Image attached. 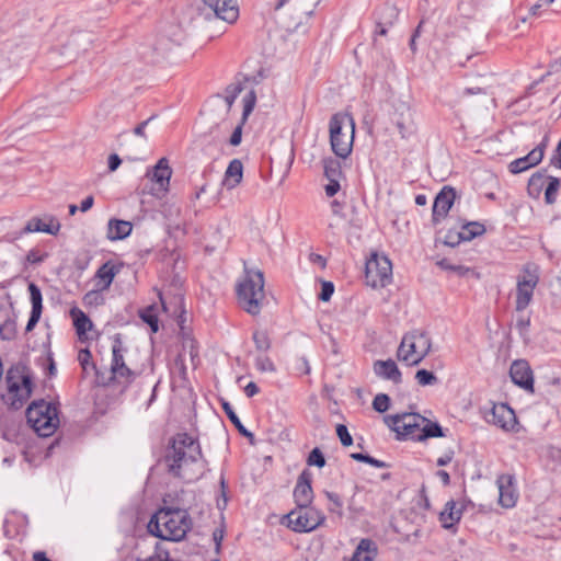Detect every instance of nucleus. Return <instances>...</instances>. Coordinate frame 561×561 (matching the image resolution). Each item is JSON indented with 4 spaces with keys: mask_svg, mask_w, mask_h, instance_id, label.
Listing matches in <instances>:
<instances>
[{
    "mask_svg": "<svg viewBox=\"0 0 561 561\" xmlns=\"http://www.w3.org/2000/svg\"><path fill=\"white\" fill-rule=\"evenodd\" d=\"M131 230V222L127 220L110 219L107 224V238L113 241L123 240L130 234Z\"/></svg>",
    "mask_w": 561,
    "mask_h": 561,
    "instance_id": "a878e982",
    "label": "nucleus"
},
{
    "mask_svg": "<svg viewBox=\"0 0 561 561\" xmlns=\"http://www.w3.org/2000/svg\"><path fill=\"white\" fill-rule=\"evenodd\" d=\"M546 170L534 173L528 181V194L533 197H538L541 193L542 186L546 181Z\"/></svg>",
    "mask_w": 561,
    "mask_h": 561,
    "instance_id": "72a5a7b5",
    "label": "nucleus"
},
{
    "mask_svg": "<svg viewBox=\"0 0 561 561\" xmlns=\"http://www.w3.org/2000/svg\"><path fill=\"white\" fill-rule=\"evenodd\" d=\"M366 284L373 288H383L392 282V264L386 255L373 254L366 262Z\"/></svg>",
    "mask_w": 561,
    "mask_h": 561,
    "instance_id": "0eeeda50",
    "label": "nucleus"
},
{
    "mask_svg": "<svg viewBox=\"0 0 561 561\" xmlns=\"http://www.w3.org/2000/svg\"><path fill=\"white\" fill-rule=\"evenodd\" d=\"M26 420L34 432L42 437L53 435L59 426L57 407L43 399L33 401L28 405Z\"/></svg>",
    "mask_w": 561,
    "mask_h": 561,
    "instance_id": "39448f33",
    "label": "nucleus"
},
{
    "mask_svg": "<svg viewBox=\"0 0 561 561\" xmlns=\"http://www.w3.org/2000/svg\"><path fill=\"white\" fill-rule=\"evenodd\" d=\"M529 325H530L529 318L520 316L516 320V329L518 330V332L522 336H526Z\"/></svg>",
    "mask_w": 561,
    "mask_h": 561,
    "instance_id": "13d9d810",
    "label": "nucleus"
},
{
    "mask_svg": "<svg viewBox=\"0 0 561 561\" xmlns=\"http://www.w3.org/2000/svg\"><path fill=\"white\" fill-rule=\"evenodd\" d=\"M125 352H126V348L124 347L122 337L119 334H116L113 339V344H112L111 367H116L117 365L122 366V364L125 362V359H124Z\"/></svg>",
    "mask_w": 561,
    "mask_h": 561,
    "instance_id": "f704fd0d",
    "label": "nucleus"
},
{
    "mask_svg": "<svg viewBox=\"0 0 561 561\" xmlns=\"http://www.w3.org/2000/svg\"><path fill=\"white\" fill-rule=\"evenodd\" d=\"M424 25V20H422L419 25L416 26L412 37H411V41H410V48L412 50V53H415L416 51V38L420 36L421 34V31H422V27Z\"/></svg>",
    "mask_w": 561,
    "mask_h": 561,
    "instance_id": "0e129e2a",
    "label": "nucleus"
},
{
    "mask_svg": "<svg viewBox=\"0 0 561 561\" xmlns=\"http://www.w3.org/2000/svg\"><path fill=\"white\" fill-rule=\"evenodd\" d=\"M260 391L259 387L256 386L255 382L251 381L249 382L245 387H244V393L247 394V397L249 398H252L254 397L255 394H257Z\"/></svg>",
    "mask_w": 561,
    "mask_h": 561,
    "instance_id": "338daca9",
    "label": "nucleus"
},
{
    "mask_svg": "<svg viewBox=\"0 0 561 561\" xmlns=\"http://www.w3.org/2000/svg\"><path fill=\"white\" fill-rule=\"evenodd\" d=\"M70 316L79 336L85 334L93 325L90 318L79 308H72L70 310Z\"/></svg>",
    "mask_w": 561,
    "mask_h": 561,
    "instance_id": "c756f323",
    "label": "nucleus"
},
{
    "mask_svg": "<svg viewBox=\"0 0 561 561\" xmlns=\"http://www.w3.org/2000/svg\"><path fill=\"white\" fill-rule=\"evenodd\" d=\"M118 272L119 267L112 264L111 262H106L101 265L95 274V278L98 279V287L102 290L107 289Z\"/></svg>",
    "mask_w": 561,
    "mask_h": 561,
    "instance_id": "bb28decb",
    "label": "nucleus"
},
{
    "mask_svg": "<svg viewBox=\"0 0 561 561\" xmlns=\"http://www.w3.org/2000/svg\"><path fill=\"white\" fill-rule=\"evenodd\" d=\"M288 526L298 533L314 530L324 522V516L318 510L309 506L298 507L287 514Z\"/></svg>",
    "mask_w": 561,
    "mask_h": 561,
    "instance_id": "9d476101",
    "label": "nucleus"
},
{
    "mask_svg": "<svg viewBox=\"0 0 561 561\" xmlns=\"http://www.w3.org/2000/svg\"><path fill=\"white\" fill-rule=\"evenodd\" d=\"M375 556V543L370 539H362L353 553L352 561H373Z\"/></svg>",
    "mask_w": 561,
    "mask_h": 561,
    "instance_id": "c85d7f7f",
    "label": "nucleus"
},
{
    "mask_svg": "<svg viewBox=\"0 0 561 561\" xmlns=\"http://www.w3.org/2000/svg\"><path fill=\"white\" fill-rule=\"evenodd\" d=\"M336 435L341 440L343 446H351L353 444V437L350 434L347 427L344 424H337L336 426Z\"/></svg>",
    "mask_w": 561,
    "mask_h": 561,
    "instance_id": "5fc2aeb1",
    "label": "nucleus"
},
{
    "mask_svg": "<svg viewBox=\"0 0 561 561\" xmlns=\"http://www.w3.org/2000/svg\"><path fill=\"white\" fill-rule=\"evenodd\" d=\"M424 424L425 425H423V432H422V435H421V442L425 440L427 438L443 437L444 436L443 428H442V426L438 423L432 422V421H430L428 419L425 417Z\"/></svg>",
    "mask_w": 561,
    "mask_h": 561,
    "instance_id": "4c0bfd02",
    "label": "nucleus"
},
{
    "mask_svg": "<svg viewBox=\"0 0 561 561\" xmlns=\"http://www.w3.org/2000/svg\"><path fill=\"white\" fill-rule=\"evenodd\" d=\"M140 319L147 323L153 333L159 330V320L157 314V307L154 305L148 306L139 311Z\"/></svg>",
    "mask_w": 561,
    "mask_h": 561,
    "instance_id": "473e14b6",
    "label": "nucleus"
},
{
    "mask_svg": "<svg viewBox=\"0 0 561 561\" xmlns=\"http://www.w3.org/2000/svg\"><path fill=\"white\" fill-rule=\"evenodd\" d=\"M538 282V267L535 264H526L517 277L516 311H523L529 306Z\"/></svg>",
    "mask_w": 561,
    "mask_h": 561,
    "instance_id": "1a4fd4ad",
    "label": "nucleus"
},
{
    "mask_svg": "<svg viewBox=\"0 0 561 561\" xmlns=\"http://www.w3.org/2000/svg\"><path fill=\"white\" fill-rule=\"evenodd\" d=\"M397 16V8L391 4H386L380 10V21L378 22V25H391Z\"/></svg>",
    "mask_w": 561,
    "mask_h": 561,
    "instance_id": "c03bdc74",
    "label": "nucleus"
},
{
    "mask_svg": "<svg viewBox=\"0 0 561 561\" xmlns=\"http://www.w3.org/2000/svg\"><path fill=\"white\" fill-rule=\"evenodd\" d=\"M390 407V398L386 393L377 394L373 400V408L379 413L386 412Z\"/></svg>",
    "mask_w": 561,
    "mask_h": 561,
    "instance_id": "8fccbe9b",
    "label": "nucleus"
},
{
    "mask_svg": "<svg viewBox=\"0 0 561 561\" xmlns=\"http://www.w3.org/2000/svg\"><path fill=\"white\" fill-rule=\"evenodd\" d=\"M437 265L439 267H442L443 270L453 271L461 276L467 275L470 272L469 267L451 264L449 262V260H447V259H443V260L438 261Z\"/></svg>",
    "mask_w": 561,
    "mask_h": 561,
    "instance_id": "864d4df0",
    "label": "nucleus"
},
{
    "mask_svg": "<svg viewBox=\"0 0 561 561\" xmlns=\"http://www.w3.org/2000/svg\"><path fill=\"white\" fill-rule=\"evenodd\" d=\"M451 25V18L450 16H444L439 19V22L436 24L435 27V37L443 43H446L450 35L448 33V28Z\"/></svg>",
    "mask_w": 561,
    "mask_h": 561,
    "instance_id": "79ce46f5",
    "label": "nucleus"
},
{
    "mask_svg": "<svg viewBox=\"0 0 561 561\" xmlns=\"http://www.w3.org/2000/svg\"><path fill=\"white\" fill-rule=\"evenodd\" d=\"M510 376L515 385L534 392V375L527 360H514L510 368Z\"/></svg>",
    "mask_w": 561,
    "mask_h": 561,
    "instance_id": "2eb2a0df",
    "label": "nucleus"
},
{
    "mask_svg": "<svg viewBox=\"0 0 561 561\" xmlns=\"http://www.w3.org/2000/svg\"><path fill=\"white\" fill-rule=\"evenodd\" d=\"M41 316H42L41 311H34V310L31 311V316L28 318V321H27V324L25 328L26 332H31L36 327V324L38 323V321L41 319Z\"/></svg>",
    "mask_w": 561,
    "mask_h": 561,
    "instance_id": "680f3d73",
    "label": "nucleus"
},
{
    "mask_svg": "<svg viewBox=\"0 0 561 561\" xmlns=\"http://www.w3.org/2000/svg\"><path fill=\"white\" fill-rule=\"evenodd\" d=\"M423 425H425L424 422L415 421L411 427H408L405 431H398L396 433L398 434L399 438H410L421 442Z\"/></svg>",
    "mask_w": 561,
    "mask_h": 561,
    "instance_id": "58836bf2",
    "label": "nucleus"
},
{
    "mask_svg": "<svg viewBox=\"0 0 561 561\" xmlns=\"http://www.w3.org/2000/svg\"><path fill=\"white\" fill-rule=\"evenodd\" d=\"M8 403L14 410L22 408L32 393V379L28 375H20L10 369L5 376Z\"/></svg>",
    "mask_w": 561,
    "mask_h": 561,
    "instance_id": "6e6552de",
    "label": "nucleus"
},
{
    "mask_svg": "<svg viewBox=\"0 0 561 561\" xmlns=\"http://www.w3.org/2000/svg\"><path fill=\"white\" fill-rule=\"evenodd\" d=\"M462 240L465 241V236L461 231L460 232L448 231L447 234L445 236L444 242L447 245L455 247V245L459 244V242Z\"/></svg>",
    "mask_w": 561,
    "mask_h": 561,
    "instance_id": "6e6d98bb",
    "label": "nucleus"
},
{
    "mask_svg": "<svg viewBox=\"0 0 561 561\" xmlns=\"http://www.w3.org/2000/svg\"><path fill=\"white\" fill-rule=\"evenodd\" d=\"M243 179V164L241 160L233 159L228 164V168L226 169L224 179H222V186L227 190L231 191L236 188Z\"/></svg>",
    "mask_w": 561,
    "mask_h": 561,
    "instance_id": "b1692460",
    "label": "nucleus"
},
{
    "mask_svg": "<svg viewBox=\"0 0 561 561\" xmlns=\"http://www.w3.org/2000/svg\"><path fill=\"white\" fill-rule=\"evenodd\" d=\"M111 379L116 380L119 383H130L137 376V374L131 370L125 362L122 366L117 365L116 367H111Z\"/></svg>",
    "mask_w": 561,
    "mask_h": 561,
    "instance_id": "2f4dec72",
    "label": "nucleus"
},
{
    "mask_svg": "<svg viewBox=\"0 0 561 561\" xmlns=\"http://www.w3.org/2000/svg\"><path fill=\"white\" fill-rule=\"evenodd\" d=\"M192 527L186 510L180 507L160 508L149 520L148 531L163 540L180 541Z\"/></svg>",
    "mask_w": 561,
    "mask_h": 561,
    "instance_id": "f03ea898",
    "label": "nucleus"
},
{
    "mask_svg": "<svg viewBox=\"0 0 561 561\" xmlns=\"http://www.w3.org/2000/svg\"><path fill=\"white\" fill-rule=\"evenodd\" d=\"M373 370L377 377L385 380H390L394 385H399L402 381V374L398 368L396 362L392 359L375 360L373 365Z\"/></svg>",
    "mask_w": 561,
    "mask_h": 561,
    "instance_id": "6ab92c4d",
    "label": "nucleus"
},
{
    "mask_svg": "<svg viewBox=\"0 0 561 561\" xmlns=\"http://www.w3.org/2000/svg\"><path fill=\"white\" fill-rule=\"evenodd\" d=\"M546 180H548V185L545 191V201L547 204L551 205L557 199L560 188V180L554 176H546Z\"/></svg>",
    "mask_w": 561,
    "mask_h": 561,
    "instance_id": "ea45409f",
    "label": "nucleus"
},
{
    "mask_svg": "<svg viewBox=\"0 0 561 561\" xmlns=\"http://www.w3.org/2000/svg\"><path fill=\"white\" fill-rule=\"evenodd\" d=\"M240 306L252 316L261 312L264 295V276L260 270L244 267V277L237 286Z\"/></svg>",
    "mask_w": 561,
    "mask_h": 561,
    "instance_id": "7ed1b4c3",
    "label": "nucleus"
},
{
    "mask_svg": "<svg viewBox=\"0 0 561 561\" xmlns=\"http://www.w3.org/2000/svg\"><path fill=\"white\" fill-rule=\"evenodd\" d=\"M121 163H122V160H121V158L116 153L110 154V157H108V170L111 172L117 170L118 167L121 165Z\"/></svg>",
    "mask_w": 561,
    "mask_h": 561,
    "instance_id": "69168bd1",
    "label": "nucleus"
},
{
    "mask_svg": "<svg viewBox=\"0 0 561 561\" xmlns=\"http://www.w3.org/2000/svg\"><path fill=\"white\" fill-rule=\"evenodd\" d=\"M222 409L227 415V417L230 420V422L234 425V427L238 430V432L250 439V443L253 444L254 435L248 431L242 422L240 421L239 416L234 412L233 408L228 402H222Z\"/></svg>",
    "mask_w": 561,
    "mask_h": 561,
    "instance_id": "7c9ffc66",
    "label": "nucleus"
},
{
    "mask_svg": "<svg viewBox=\"0 0 561 561\" xmlns=\"http://www.w3.org/2000/svg\"><path fill=\"white\" fill-rule=\"evenodd\" d=\"M355 122L351 114L336 113L330 119V144L332 151L342 159L347 158L353 148Z\"/></svg>",
    "mask_w": 561,
    "mask_h": 561,
    "instance_id": "20e7f679",
    "label": "nucleus"
},
{
    "mask_svg": "<svg viewBox=\"0 0 561 561\" xmlns=\"http://www.w3.org/2000/svg\"><path fill=\"white\" fill-rule=\"evenodd\" d=\"M0 333L4 339H11L14 334V322L5 321L2 325H0Z\"/></svg>",
    "mask_w": 561,
    "mask_h": 561,
    "instance_id": "bf43d9fd",
    "label": "nucleus"
},
{
    "mask_svg": "<svg viewBox=\"0 0 561 561\" xmlns=\"http://www.w3.org/2000/svg\"><path fill=\"white\" fill-rule=\"evenodd\" d=\"M202 458V450L196 439L186 433H179L172 438L171 446L164 457L169 473L188 481L195 479L186 470Z\"/></svg>",
    "mask_w": 561,
    "mask_h": 561,
    "instance_id": "f257e3e1",
    "label": "nucleus"
},
{
    "mask_svg": "<svg viewBox=\"0 0 561 561\" xmlns=\"http://www.w3.org/2000/svg\"><path fill=\"white\" fill-rule=\"evenodd\" d=\"M415 421L425 422V417L419 413H402L386 415L383 417L385 424L394 432L405 431L408 427H411Z\"/></svg>",
    "mask_w": 561,
    "mask_h": 561,
    "instance_id": "412c9836",
    "label": "nucleus"
},
{
    "mask_svg": "<svg viewBox=\"0 0 561 561\" xmlns=\"http://www.w3.org/2000/svg\"><path fill=\"white\" fill-rule=\"evenodd\" d=\"M47 219L48 221L46 222L44 219H41L38 217L31 218L25 225V227L22 229L20 234L31 232H46L54 236L57 234L60 230L59 221L53 217H48Z\"/></svg>",
    "mask_w": 561,
    "mask_h": 561,
    "instance_id": "4be33fe9",
    "label": "nucleus"
},
{
    "mask_svg": "<svg viewBox=\"0 0 561 561\" xmlns=\"http://www.w3.org/2000/svg\"><path fill=\"white\" fill-rule=\"evenodd\" d=\"M256 103V94L253 90H251L244 98H243V113L240 124L237 125V127L233 129L232 135L230 136L229 142L231 146H238L241 142L242 138V126L248 119L249 115L252 113L254 106Z\"/></svg>",
    "mask_w": 561,
    "mask_h": 561,
    "instance_id": "aec40b11",
    "label": "nucleus"
},
{
    "mask_svg": "<svg viewBox=\"0 0 561 561\" xmlns=\"http://www.w3.org/2000/svg\"><path fill=\"white\" fill-rule=\"evenodd\" d=\"M202 14L206 19L216 18L227 23H233L239 15V9L234 0H203Z\"/></svg>",
    "mask_w": 561,
    "mask_h": 561,
    "instance_id": "9b49d317",
    "label": "nucleus"
},
{
    "mask_svg": "<svg viewBox=\"0 0 561 561\" xmlns=\"http://www.w3.org/2000/svg\"><path fill=\"white\" fill-rule=\"evenodd\" d=\"M340 191V179H331L325 185V193L329 197L334 196Z\"/></svg>",
    "mask_w": 561,
    "mask_h": 561,
    "instance_id": "052dcab7",
    "label": "nucleus"
},
{
    "mask_svg": "<svg viewBox=\"0 0 561 561\" xmlns=\"http://www.w3.org/2000/svg\"><path fill=\"white\" fill-rule=\"evenodd\" d=\"M255 348L260 353H265L271 348L272 342L268 333L264 330H255L252 334Z\"/></svg>",
    "mask_w": 561,
    "mask_h": 561,
    "instance_id": "e433bc0d",
    "label": "nucleus"
},
{
    "mask_svg": "<svg viewBox=\"0 0 561 561\" xmlns=\"http://www.w3.org/2000/svg\"><path fill=\"white\" fill-rule=\"evenodd\" d=\"M465 241H470L476 237L482 236L485 232V228L478 221H471L462 226Z\"/></svg>",
    "mask_w": 561,
    "mask_h": 561,
    "instance_id": "a19ab883",
    "label": "nucleus"
},
{
    "mask_svg": "<svg viewBox=\"0 0 561 561\" xmlns=\"http://www.w3.org/2000/svg\"><path fill=\"white\" fill-rule=\"evenodd\" d=\"M351 457L356 460V461H359V462H365V463H368L373 467H376V468H386L388 467V465L381 460H378L367 454H362V453H353L351 454Z\"/></svg>",
    "mask_w": 561,
    "mask_h": 561,
    "instance_id": "49530a36",
    "label": "nucleus"
},
{
    "mask_svg": "<svg viewBox=\"0 0 561 561\" xmlns=\"http://www.w3.org/2000/svg\"><path fill=\"white\" fill-rule=\"evenodd\" d=\"M431 346L432 342L426 332L413 330L403 335L397 357L409 366H415L428 355Z\"/></svg>",
    "mask_w": 561,
    "mask_h": 561,
    "instance_id": "423d86ee",
    "label": "nucleus"
},
{
    "mask_svg": "<svg viewBox=\"0 0 561 561\" xmlns=\"http://www.w3.org/2000/svg\"><path fill=\"white\" fill-rule=\"evenodd\" d=\"M307 463L309 466H316L318 468H323L325 466V458L322 451L316 447L313 448L307 459Z\"/></svg>",
    "mask_w": 561,
    "mask_h": 561,
    "instance_id": "3c124183",
    "label": "nucleus"
},
{
    "mask_svg": "<svg viewBox=\"0 0 561 561\" xmlns=\"http://www.w3.org/2000/svg\"><path fill=\"white\" fill-rule=\"evenodd\" d=\"M312 473L305 469L298 477L294 489V499L298 507H306L312 503L313 491L311 486Z\"/></svg>",
    "mask_w": 561,
    "mask_h": 561,
    "instance_id": "dca6fc26",
    "label": "nucleus"
},
{
    "mask_svg": "<svg viewBox=\"0 0 561 561\" xmlns=\"http://www.w3.org/2000/svg\"><path fill=\"white\" fill-rule=\"evenodd\" d=\"M255 367L257 370L262 373H273L275 371V365L272 359L267 355H259L255 358Z\"/></svg>",
    "mask_w": 561,
    "mask_h": 561,
    "instance_id": "09e8293b",
    "label": "nucleus"
},
{
    "mask_svg": "<svg viewBox=\"0 0 561 561\" xmlns=\"http://www.w3.org/2000/svg\"><path fill=\"white\" fill-rule=\"evenodd\" d=\"M415 379L420 386H431L437 382V377L434 375V373L426 369L417 370L415 374Z\"/></svg>",
    "mask_w": 561,
    "mask_h": 561,
    "instance_id": "de8ad7c7",
    "label": "nucleus"
},
{
    "mask_svg": "<svg viewBox=\"0 0 561 561\" xmlns=\"http://www.w3.org/2000/svg\"><path fill=\"white\" fill-rule=\"evenodd\" d=\"M324 175L328 180L341 179L342 167L341 162L334 158H327L323 160Z\"/></svg>",
    "mask_w": 561,
    "mask_h": 561,
    "instance_id": "c9c22d12",
    "label": "nucleus"
},
{
    "mask_svg": "<svg viewBox=\"0 0 561 561\" xmlns=\"http://www.w3.org/2000/svg\"><path fill=\"white\" fill-rule=\"evenodd\" d=\"M391 121L399 130L401 138L407 139L416 131V125L413 118V111L410 105L400 102L394 107Z\"/></svg>",
    "mask_w": 561,
    "mask_h": 561,
    "instance_id": "ddd939ff",
    "label": "nucleus"
},
{
    "mask_svg": "<svg viewBox=\"0 0 561 561\" xmlns=\"http://www.w3.org/2000/svg\"><path fill=\"white\" fill-rule=\"evenodd\" d=\"M171 174L172 170L169 167L168 160L161 158L147 175L150 176L151 181L157 183L161 190L165 191L169 186Z\"/></svg>",
    "mask_w": 561,
    "mask_h": 561,
    "instance_id": "393cba45",
    "label": "nucleus"
},
{
    "mask_svg": "<svg viewBox=\"0 0 561 561\" xmlns=\"http://www.w3.org/2000/svg\"><path fill=\"white\" fill-rule=\"evenodd\" d=\"M172 48V45L169 41H161L158 46L154 47V50L158 55L164 57L168 51H170Z\"/></svg>",
    "mask_w": 561,
    "mask_h": 561,
    "instance_id": "e2e57ef3",
    "label": "nucleus"
},
{
    "mask_svg": "<svg viewBox=\"0 0 561 561\" xmlns=\"http://www.w3.org/2000/svg\"><path fill=\"white\" fill-rule=\"evenodd\" d=\"M514 477L511 474H501L496 479L499 488V503L506 508L516 504L517 493L513 486Z\"/></svg>",
    "mask_w": 561,
    "mask_h": 561,
    "instance_id": "a211bd4d",
    "label": "nucleus"
},
{
    "mask_svg": "<svg viewBox=\"0 0 561 561\" xmlns=\"http://www.w3.org/2000/svg\"><path fill=\"white\" fill-rule=\"evenodd\" d=\"M548 142L549 136L545 135L542 140L526 156L513 160L508 164V171L513 174H518L524 171H527L530 168L538 165L545 157V151L548 146Z\"/></svg>",
    "mask_w": 561,
    "mask_h": 561,
    "instance_id": "f8f14e48",
    "label": "nucleus"
},
{
    "mask_svg": "<svg viewBox=\"0 0 561 561\" xmlns=\"http://www.w3.org/2000/svg\"><path fill=\"white\" fill-rule=\"evenodd\" d=\"M48 256L49 254L47 252H41L38 249H32L27 252L25 261L31 265H36L43 263Z\"/></svg>",
    "mask_w": 561,
    "mask_h": 561,
    "instance_id": "603ef678",
    "label": "nucleus"
},
{
    "mask_svg": "<svg viewBox=\"0 0 561 561\" xmlns=\"http://www.w3.org/2000/svg\"><path fill=\"white\" fill-rule=\"evenodd\" d=\"M92 355L91 352L88 348L80 350L78 353V360L82 367V370L84 373H88L89 368L95 370V374L98 375L96 366L94 363L91 362Z\"/></svg>",
    "mask_w": 561,
    "mask_h": 561,
    "instance_id": "a18cd8bd",
    "label": "nucleus"
},
{
    "mask_svg": "<svg viewBox=\"0 0 561 561\" xmlns=\"http://www.w3.org/2000/svg\"><path fill=\"white\" fill-rule=\"evenodd\" d=\"M334 293V286L331 282H323L319 299L329 301Z\"/></svg>",
    "mask_w": 561,
    "mask_h": 561,
    "instance_id": "4d7b16f0",
    "label": "nucleus"
},
{
    "mask_svg": "<svg viewBox=\"0 0 561 561\" xmlns=\"http://www.w3.org/2000/svg\"><path fill=\"white\" fill-rule=\"evenodd\" d=\"M461 514V510L456 508V503L448 501L439 516L443 527L446 529L454 527V525L460 520Z\"/></svg>",
    "mask_w": 561,
    "mask_h": 561,
    "instance_id": "cd10ccee",
    "label": "nucleus"
},
{
    "mask_svg": "<svg viewBox=\"0 0 561 561\" xmlns=\"http://www.w3.org/2000/svg\"><path fill=\"white\" fill-rule=\"evenodd\" d=\"M30 299L32 304V310L34 311H43V296L39 287L34 284H28Z\"/></svg>",
    "mask_w": 561,
    "mask_h": 561,
    "instance_id": "37998d69",
    "label": "nucleus"
},
{
    "mask_svg": "<svg viewBox=\"0 0 561 561\" xmlns=\"http://www.w3.org/2000/svg\"><path fill=\"white\" fill-rule=\"evenodd\" d=\"M453 456H454L453 450L446 453L444 456H442L437 459V466L438 467L447 466L451 461Z\"/></svg>",
    "mask_w": 561,
    "mask_h": 561,
    "instance_id": "774afa93",
    "label": "nucleus"
},
{
    "mask_svg": "<svg viewBox=\"0 0 561 561\" xmlns=\"http://www.w3.org/2000/svg\"><path fill=\"white\" fill-rule=\"evenodd\" d=\"M456 198V191L450 186H444L437 194L433 205V221L438 222L445 218Z\"/></svg>",
    "mask_w": 561,
    "mask_h": 561,
    "instance_id": "f3484780",
    "label": "nucleus"
},
{
    "mask_svg": "<svg viewBox=\"0 0 561 561\" xmlns=\"http://www.w3.org/2000/svg\"><path fill=\"white\" fill-rule=\"evenodd\" d=\"M486 421L505 431H513L517 425L515 412L505 403L494 404Z\"/></svg>",
    "mask_w": 561,
    "mask_h": 561,
    "instance_id": "4468645a",
    "label": "nucleus"
},
{
    "mask_svg": "<svg viewBox=\"0 0 561 561\" xmlns=\"http://www.w3.org/2000/svg\"><path fill=\"white\" fill-rule=\"evenodd\" d=\"M242 92L240 83L229 84L225 90V96H219L215 106L221 112V121H225L239 94Z\"/></svg>",
    "mask_w": 561,
    "mask_h": 561,
    "instance_id": "5701e85b",
    "label": "nucleus"
}]
</instances>
